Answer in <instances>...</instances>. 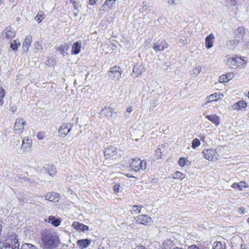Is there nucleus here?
<instances>
[{
	"label": "nucleus",
	"instance_id": "35",
	"mask_svg": "<svg viewBox=\"0 0 249 249\" xmlns=\"http://www.w3.org/2000/svg\"><path fill=\"white\" fill-rule=\"evenodd\" d=\"M34 45L36 52H41L43 51V47L40 42L36 41L34 43Z\"/></svg>",
	"mask_w": 249,
	"mask_h": 249
},
{
	"label": "nucleus",
	"instance_id": "59",
	"mask_svg": "<svg viewBox=\"0 0 249 249\" xmlns=\"http://www.w3.org/2000/svg\"><path fill=\"white\" fill-rule=\"evenodd\" d=\"M247 221L248 223H249V217L247 219Z\"/></svg>",
	"mask_w": 249,
	"mask_h": 249
},
{
	"label": "nucleus",
	"instance_id": "61",
	"mask_svg": "<svg viewBox=\"0 0 249 249\" xmlns=\"http://www.w3.org/2000/svg\"><path fill=\"white\" fill-rule=\"evenodd\" d=\"M226 248H224V249H225Z\"/></svg>",
	"mask_w": 249,
	"mask_h": 249
},
{
	"label": "nucleus",
	"instance_id": "39",
	"mask_svg": "<svg viewBox=\"0 0 249 249\" xmlns=\"http://www.w3.org/2000/svg\"><path fill=\"white\" fill-rule=\"evenodd\" d=\"M21 249H38L35 246L29 244L25 243L22 245Z\"/></svg>",
	"mask_w": 249,
	"mask_h": 249
},
{
	"label": "nucleus",
	"instance_id": "44",
	"mask_svg": "<svg viewBox=\"0 0 249 249\" xmlns=\"http://www.w3.org/2000/svg\"><path fill=\"white\" fill-rule=\"evenodd\" d=\"M228 81L227 80V78H226L225 75H222L219 77V82L220 83H222L224 82H227Z\"/></svg>",
	"mask_w": 249,
	"mask_h": 249
},
{
	"label": "nucleus",
	"instance_id": "24",
	"mask_svg": "<svg viewBox=\"0 0 249 249\" xmlns=\"http://www.w3.org/2000/svg\"><path fill=\"white\" fill-rule=\"evenodd\" d=\"M224 97L222 94H219L218 93H214L211 94L207 97V103L212 102L213 101H216L219 99H221Z\"/></svg>",
	"mask_w": 249,
	"mask_h": 249
},
{
	"label": "nucleus",
	"instance_id": "5",
	"mask_svg": "<svg viewBox=\"0 0 249 249\" xmlns=\"http://www.w3.org/2000/svg\"><path fill=\"white\" fill-rule=\"evenodd\" d=\"M204 158L209 161L216 160L219 158V154L215 149L213 148L204 149L202 151Z\"/></svg>",
	"mask_w": 249,
	"mask_h": 249
},
{
	"label": "nucleus",
	"instance_id": "15",
	"mask_svg": "<svg viewBox=\"0 0 249 249\" xmlns=\"http://www.w3.org/2000/svg\"><path fill=\"white\" fill-rule=\"evenodd\" d=\"M116 0H106L102 6V10L104 12H108L114 7V4Z\"/></svg>",
	"mask_w": 249,
	"mask_h": 249
},
{
	"label": "nucleus",
	"instance_id": "48",
	"mask_svg": "<svg viewBox=\"0 0 249 249\" xmlns=\"http://www.w3.org/2000/svg\"><path fill=\"white\" fill-rule=\"evenodd\" d=\"M37 137L38 139L42 140L45 137V133L42 132H39L37 134Z\"/></svg>",
	"mask_w": 249,
	"mask_h": 249
},
{
	"label": "nucleus",
	"instance_id": "43",
	"mask_svg": "<svg viewBox=\"0 0 249 249\" xmlns=\"http://www.w3.org/2000/svg\"><path fill=\"white\" fill-rule=\"evenodd\" d=\"M187 249H206L203 246H197L196 245H192L189 246Z\"/></svg>",
	"mask_w": 249,
	"mask_h": 249
},
{
	"label": "nucleus",
	"instance_id": "32",
	"mask_svg": "<svg viewBox=\"0 0 249 249\" xmlns=\"http://www.w3.org/2000/svg\"><path fill=\"white\" fill-rule=\"evenodd\" d=\"M20 45V43L18 40L16 39L11 42L10 47L14 51L17 50L18 46Z\"/></svg>",
	"mask_w": 249,
	"mask_h": 249
},
{
	"label": "nucleus",
	"instance_id": "51",
	"mask_svg": "<svg viewBox=\"0 0 249 249\" xmlns=\"http://www.w3.org/2000/svg\"><path fill=\"white\" fill-rule=\"evenodd\" d=\"M97 0H89V4L91 5H94L96 4Z\"/></svg>",
	"mask_w": 249,
	"mask_h": 249
},
{
	"label": "nucleus",
	"instance_id": "29",
	"mask_svg": "<svg viewBox=\"0 0 249 249\" xmlns=\"http://www.w3.org/2000/svg\"><path fill=\"white\" fill-rule=\"evenodd\" d=\"M48 222L55 227L58 226L61 223L60 219H56L54 216L51 215L49 217Z\"/></svg>",
	"mask_w": 249,
	"mask_h": 249
},
{
	"label": "nucleus",
	"instance_id": "52",
	"mask_svg": "<svg viewBox=\"0 0 249 249\" xmlns=\"http://www.w3.org/2000/svg\"><path fill=\"white\" fill-rule=\"evenodd\" d=\"M126 112L129 113H131V112L132 111V108L131 107H127L126 108Z\"/></svg>",
	"mask_w": 249,
	"mask_h": 249
},
{
	"label": "nucleus",
	"instance_id": "56",
	"mask_svg": "<svg viewBox=\"0 0 249 249\" xmlns=\"http://www.w3.org/2000/svg\"><path fill=\"white\" fill-rule=\"evenodd\" d=\"M11 109L12 112H14L16 110L15 108L14 107H12L11 108Z\"/></svg>",
	"mask_w": 249,
	"mask_h": 249
},
{
	"label": "nucleus",
	"instance_id": "27",
	"mask_svg": "<svg viewBox=\"0 0 249 249\" xmlns=\"http://www.w3.org/2000/svg\"><path fill=\"white\" fill-rule=\"evenodd\" d=\"M45 168L48 174L52 177L54 176L56 173V168L53 165L47 164L45 166Z\"/></svg>",
	"mask_w": 249,
	"mask_h": 249
},
{
	"label": "nucleus",
	"instance_id": "25",
	"mask_svg": "<svg viewBox=\"0 0 249 249\" xmlns=\"http://www.w3.org/2000/svg\"><path fill=\"white\" fill-rule=\"evenodd\" d=\"M69 47L67 43L61 44L56 48V51H59L63 56H66L68 54L67 51L68 50Z\"/></svg>",
	"mask_w": 249,
	"mask_h": 249
},
{
	"label": "nucleus",
	"instance_id": "45",
	"mask_svg": "<svg viewBox=\"0 0 249 249\" xmlns=\"http://www.w3.org/2000/svg\"><path fill=\"white\" fill-rule=\"evenodd\" d=\"M121 186L119 184H115L113 186V191L115 193L117 194L119 192Z\"/></svg>",
	"mask_w": 249,
	"mask_h": 249
},
{
	"label": "nucleus",
	"instance_id": "40",
	"mask_svg": "<svg viewBox=\"0 0 249 249\" xmlns=\"http://www.w3.org/2000/svg\"><path fill=\"white\" fill-rule=\"evenodd\" d=\"M200 144V142L199 140L197 138H196L194 139L192 141V147L193 148H196L197 147L199 146Z\"/></svg>",
	"mask_w": 249,
	"mask_h": 249
},
{
	"label": "nucleus",
	"instance_id": "31",
	"mask_svg": "<svg viewBox=\"0 0 249 249\" xmlns=\"http://www.w3.org/2000/svg\"><path fill=\"white\" fill-rule=\"evenodd\" d=\"M45 16L42 12L38 13L35 18V19L38 23H40L42 20L45 18Z\"/></svg>",
	"mask_w": 249,
	"mask_h": 249
},
{
	"label": "nucleus",
	"instance_id": "30",
	"mask_svg": "<svg viewBox=\"0 0 249 249\" xmlns=\"http://www.w3.org/2000/svg\"><path fill=\"white\" fill-rule=\"evenodd\" d=\"M202 67L201 66H196L192 71V74L195 77L198 76L201 71Z\"/></svg>",
	"mask_w": 249,
	"mask_h": 249
},
{
	"label": "nucleus",
	"instance_id": "20",
	"mask_svg": "<svg viewBox=\"0 0 249 249\" xmlns=\"http://www.w3.org/2000/svg\"><path fill=\"white\" fill-rule=\"evenodd\" d=\"M32 42V36L31 35H28L25 37L22 44V49L24 52L27 53L28 51Z\"/></svg>",
	"mask_w": 249,
	"mask_h": 249
},
{
	"label": "nucleus",
	"instance_id": "9",
	"mask_svg": "<svg viewBox=\"0 0 249 249\" xmlns=\"http://www.w3.org/2000/svg\"><path fill=\"white\" fill-rule=\"evenodd\" d=\"M32 140L28 137H24L22 140L20 149L24 152H28L30 150L32 146Z\"/></svg>",
	"mask_w": 249,
	"mask_h": 249
},
{
	"label": "nucleus",
	"instance_id": "58",
	"mask_svg": "<svg viewBox=\"0 0 249 249\" xmlns=\"http://www.w3.org/2000/svg\"><path fill=\"white\" fill-rule=\"evenodd\" d=\"M172 249H182L180 248H178V247H175V248H173Z\"/></svg>",
	"mask_w": 249,
	"mask_h": 249
},
{
	"label": "nucleus",
	"instance_id": "50",
	"mask_svg": "<svg viewBox=\"0 0 249 249\" xmlns=\"http://www.w3.org/2000/svg\"><path fill=\"white\" fill-rule=\"evenodd\" d=\"M230 4L232 6H236L237 5V1L236 0H228Z\"/></svg>",
	"mask_w": 249,
	"mask_h": 249
},
{
	"label": "nucleus",
	"instance_id": "21",
	"mask_svg": "<svg viewBox=\"0 0 249 249\" xmlns=\"http://www.w3.org/2000/svg\"><path fill=\"white\" fill-rule=\"evenodd\" d=\"M205 118L215 124V126H218L220 124V118L216 114L206 115Z\"/></svg>",
	"mask_w": 249,
	"mask_h": 249
},
{
	"label": "nucleus",
	"instance_id": "13",
	"mask_svg": "<svg viewBox=\"0 0 249 249\" xmlns=\"http://www.w3.org/2000/svg\"><path fill=\"white\" fill-rule=\"evenodd\" d=\"M136 222L140 224L147 225L151 222L152 219L146 214H141L135 218Z\"/></svg>",
	"mask_w": 249,
	"mask_h": 249
},
{
	"label": "nucleus",
	"instance_id": "53",
	"mask_svg": "<svg viewBox=\"0 0 249 249\" xmlns=\"http://www.w3.org/2000/svg\"><path fill=\"white\" fill-rule=\"evenodd\" d=\"M238 183H234L231 185V186L232 188H233L234 189H236V188H238Z\"/></svg>",
	"mask_w": 249,
	"mask_h": 249
},
{
	"label": "nucleus",
	"instance_id": "54",
	"mask_svg": "<svg viewBox=\"0 0 249 249\" xmlns=\"http://www.w3.org/2000/svg\"><path fill=\"white\" fill-rule=\"evenodd\" d=\"M134 249H146L142 246H139L136 247Z\"/></svg>",
	"mask_w": 249,
	"mask_h": 249
},
{
	"label": "nucleus",
	"instance_id": "16",
	"mask_svg": "<svg viewBox=\"0 0 249 249\" xmlns=\"http://www.w3.org/2000/svg\"><path fill=\"white\" fill-rule=\"evenodd\" d=\"M82 47V42L81 41H77L74 42L71 47V54L72 55H76L81 52Z\"/></svg>",
	"mask_w": 249,
	"mask_h": 249
},
{
	"label": "nucleus",
	"instance_id": "7",
	"mask_svg": "<svg viewBox=\"0 0 249 249\" xmlns=\"http://www.w3.org/2000/svg\"><path fill=\"white\" fill-rule=\"evenodd\" d=\"M72 126L70 123H63L58 131L59 136L63 138L65 137L71 131Z\"/></svg>",
	"mask_w": 249,
	"mask_h": 249
},
{
	"label": "nucleus",
	"instance_id": "26",
	"mask_svg": "<svg viewBox=\"0 0 249 249\" xmlns=\"http://www.w3.org/2000/svg\"><path fill=\"white\" fill-rule=\"evenodd\" d=\"M175 246L174 241L170 239H166L162 244V249H172Z\"/></svg>",
	"mask_w": 249,
	"mask_h": 249
},
{
	"label": "nucleus",
	"instance_id": "22",
	"mask_svg": "<svg viewBox=\"0 0 249 249\" xmlns=\"http://www.w3.org/2000/svg\"><path fill=\"white\" fill-rule=\"evenodd\" d=\"M77 245L80 249L88 248L91 243V240L89 239H80L77 241Z\"/></svg>",
	"mask_w": 249,
	"mask_h": 249
},
{
	"label": "nucleus",
	"instance_id": "14",
	"mask_svg": "<svg viewBox=\"0 0 249 249\" xmlns=\"http://www.w3.org/2000/svg\"><path fill=\"white\" fill-rule=\"evenodd\" d=\"M144 71V68L141 63H137L133 68V72L137 77L141 75Z\"/></svg>",
	"mask_w": 249,
	"mask_h": 249
},
{
	"label": "nucleus",
	"instance_id": "1",
	"mask_svg": "<svg viewBox=\"0 0 249 249\" xmlns=\"http://www.w3.org/2000/svg\"><path fill=\"white\" fill-rule=\"evenodd\" d=\"M41 236L43 249H53L61 244L59 235L54 230H44L42 231Z\"/></svg>",
	"mask_w": 249,
	"mask_h": 249
},
{
	"label": "nucleus",
	"instance_id": "57",
	"mask_svg": "<svg viewBox=\"0 0 249 249\" xmlns=\"http://www.w3.org/2000/svg\"><path fill=\"white\" fill-rule=\"evenodd\" d=\"M4 3L3 0H0V5Z\"/></svg>",
	"mask_w": 249,
	"mask_h": 249
},
{
	"label": "nucleus",
	"instance_id": "41",
	"mask_svg": "<svg viewBox=\"0 0 249 249\" xmlns=\"http://www.w3.org/2000/svg\"><path fill=\"white\" fill-rule=\"evenodd\" d=\"M238 189L242 191L243 190V188H248L249 187V186L246 184V182L244 181H242L238 183Z\"/></svg>",
	"mask_w": 249,
	"mask_h": 249
},
{
	"label": "nucleus",
	"instance_id": "18",
	"mask_svg": "<svg viewBox=\"0 0 249 249\" xmlns=\"http://www.w3.org/2000/svg\"><path fill=\"white\" fill-rule=\"evenodd\" d=\"M45 199L53 202H57L59 199V195L55 192H50L45 195Z\"/></svg>",
	"mask_w": 249,
	"mask_h": 249
},
{
	"label": "nucleus",
	"instance_id": "8",
	"mask_svg": "<svg viewBox=\"0 0 249 249\" xmlns=\"http://www.w3.org/2000/svg\"><path fill=\"white\" fill-rule=\"evenodd\" d=\"M118 150L113 146H108L106 148L104 151V156L106 159H110L117 155Z\"/></svg>",
	"mask_w": 249,
	"mask_h": 249
},
{
	"label": "nucleus",
	"instance_id": "42",
	"mask_svg": "<svg viewBox=\"0 0 249 249\" xmlns=\"http://www.w3.org/2000/svg\"><path fill=\"white\" fill-rule=\"evenodd\" d=\"M5 95V91L2 88L0 89V105H2L3 104L2 98Z\"/></svg>",
	"mask_w": 249,
	"mask_h": 249
},
{
	"label": "nucleus",
	"instance_id": "6",
	"mask_svg": "<svg viewBox=\"0 0 249 249\" xmlns=\"http://www.w3.org/2000/svg\"><path fill=\"white\" fill-rule=\"evenodd\" d=\"M25 121L22 118H18L16 120L14 126V132L16 134H20L24 131Z\"/></svg>",
	"mask_w": 249,
	"mask_h": 249
},
{
	"label": "nucleus",
	"instance_id": "38",
	"mask_svg": "<svg viewBox=\"0 0 249 249\" xmlns=\"http://www.w3.org/2000/svg\"><path fill=\"white\" fill-rule=\"evenodd\" d=\"M131 213L132 214H138L141 213V207L137 205H133L131 210Z\"/></svg>",
	"mask_w": 249,
	"mask_h": 249
},
{
	"label": "nucleus",
	"instance_id": "23",
	"mask_svg": "<svg viewBox=\"0 0 249 249\" xmlns=\"http://www.w3.org/2000/svg\"><path fill=\"white\" fill-rule=\"evenodd\" d=\"M247 103L244 100H241L231 106L232 110L238 111L246 107Z\"/></svg>",
	"mask_w": 249,
	"mask_h": 249
},
{
	"label": "nucleus",
	"instance_id": "11",
	"mask_svg": "<svg viewBox=\"0 0 249 249\" xmlns=\"http://www.w3.org/2000/svg\"><path fill=\"white\" fill-rule=\"evenodd\" d=\"M15 36L16 33L15 31L11 27L6 28L1 34V37L3 39H11L14 38Z\"/></svg>",
	"mask_w": 249,
	"mask_h": 249
},
{
	"label": "nucleus",
	"instance_id": "17",
	"mask_svg": "<svg viewBox=\"0 0 249 249\" xmlns=\"http://www.w3.org/2000/svg\"><path fill=\"white\" fill-rule=\"evenodd\" d=\"M72 227L76 230L80 231H86L89 230V228L82 223L75 221L73 223Z\"/></svg>",
	"mask_w": 249,
	"mask_h": 249
},
{
	"label": "nucleus",
	"instance_id": "46",
	"mask_svg": "<svg viewBox=\"0 0 249 249\" xmlns=\"http://www.w3.org/2000/svg\"><path fill=\"white\" fill-rule=\"evenodd\" d=\"M155 152L157 154V156H158L157 159H161V149L159 148H157Z\"/></svg>",
	"mask_w": 249,
	"mask_h": 249
},
{
	"label": "nucleus",
	"instance_id": "4",
	"mask_svg": "<svg viewBox=\"0 0 249 249\" xmlns=\"http://www.w3.org/2000/svg\"><path fill=\"white\" fill-rule=\"evenodd\" d=\"M132 170L137 172L141 170H144L146 167V162L144 160H141L140 159H133L130 164Z\"/></svg>",
	"mask_w": 249,
	"mask_h": 249
},
{
	"label": "nucleus",
	"instance_id": "55",
	"mask_svg": "<svg viewBox=\"0 0 249 249\" xmlns=\"http://www.w3.org/2000/svg\"><path fill=\"white\" fill-rule=\"evenodd\" d=\"M126 176H127V177H128V178H133V176L130 175V174H128L126 175Z\"/></svg>",
	"mask_w": 249,
	"mask_h": 249
},
{
	"label": "nucleus",
	"instance_id": "10",
	"mask_svg": "<svg viewBox=\"0 0 249 249\" xmlns=\"http://www.w3.org/2000/svg\"><path fill=\"white\" fill-rule=\"evenodd\" d=\"M121 71L120 67L114 66L111 68L108 72V76L111 79L116 78L119 80L121 77Z\"/></svg>",
	"mask_w": 249,
	"mask_h": 249
},
{
	"label": "nucleus",
	"instance_id": "3",
	"mask_svg": "<svg viewBox=\"0 0 249 249\" xmlns=\"http://www.w3.org/2000/svg\"><path fill=\"white\" fill-rule=\"evenodd\" d=\"M16 234L8 235L3 241L0 242V249H19V243Z\"/></svg>",
	"mask_w": 249,
	"mask_h": 249
},
{
	"label": "nucleus",
	"instance_id": "28",
	"mask_svg": "<svg viewBox=\"0 0 249 249\" xmlns=\"http://www.w3.org/2000/svg\"><path fill=\"white\" fill-rule=\"evenodd\" d=\"M101 113L107 118H111L113 114V109L110 107H105L102 110Z\"/></svg>",
	"mask_w": 249,
	"mask_h": 249
},
{
	"label": "nucleus",
	"instance_id": "49",
	"mask_svg": "<svg viewBox=\"0 0 249 249\" xmlns=\"http://www.w3.org/2000/svg\"><path fill=\"white\" fill-rule=\"evenodd\" d=\"M238 212L240 214H243L246 212L245 209L242 207L238 209Z\"/></svg>",
	"mask_w": 249,
	"mask_h": 249
},
{
	"label": "nucleus",
	"instance_id": "19",
	"mask_svg": "<svg viewBox=\"0 0 249 249\" xmlns=\"http://www.w3.org/2000/svg\"><path fill=\"white\" fill-rule=\"evenodd\" d=\"M214 38V36L213 34H210L206 37L205 47L207 49H209L213 46Z\"/></svg>",
	"mask_w": 249,
	"mask_h": 249
},
{
	"label": "nucleus",
	"instance_id": "33",
	"mask_svg": "<svg viewBox=\"0 0 249 249\" xmlns=\"http://www.w3.org/2000/svg\"><path fill=\"white\" fill-rule=\"evenodd\" d=\"M190 162L185 158H180L178 161V165L181 167H184L185 165L189 164Z\"/></svg>",
	"mask_w": 249,
	"mask_h": 249
},
{
	"label": "nucleus",
	"instance_id": "34",
	"mask_svg": "<svg viewBox=\"0 0 249 249\" xmlns=\"http://www.w3.org/2000/svg\"><path fill=\"white\" fill-rule=\"evenodd\" d=\"M226 248L225 244H223L221 242H215L213 243V249H221Z\"/></svg>",
	"mask_w": 249,
	"mask_h": 249
},
{
	"label": "nucleus",
	"instance_id": "36",
	"mask_svg": "<svg viewBox=\"0 0 249 249\" xmlns=\"http://www.w3.org/2000/svg\"><path fill=\"white\" fill-rule=\"evenodd\" d=\"M185 177V176L179 171L176 172L173 175V178L175 179H180V180H182Z\"/></svg>",
	"mask_w": 249,
	"mask_h": 249
},
{
	"label": "nucleus",
	"instance_id": "60",
	"mask_svg": "<svg viewBox=\"0 0 249 249\" xmlns=\"http://www.w3.org/2000/svg\"><path fill=\"white\" fill-rule=\"evenodd\" d=\"M248 97L249 98V92H248Z\"/></svg>",
	"mask_w": 249,
	"mask_h": 249
},
{
	"label": "nucleus",
	"instance_id": "12",
	"mask_svg": "<svg viewBox=\"0 0 249 249\" xmlns=\"http://www.w3.org/2000/svg\"><path fill=\"white\" fill-rule=\"evenodd\" d=\"M169 46L168 43L164 40L160 42H157L154 43L153 49L157 53L160 51H163L167 49Z\"/></svg>",
	"mask_w": 249,
	"mask_h": 249
},
{
	"label": "nucleus",
	"instance_id": "47",
	"mask_svg": "<svg viewBox=\"0 0 249 249\" xmlns=\"http://www.w3.org/2000/svg\"><path fill=\"white\" fill-rule=\"evenodd\" d=\"M226 78H227V80L229 81L230 80H231L234 76V74L232 72H229L225 74Z\"/></svg>",
	"mask_w": 249,
	"mask_h": 249
},
{
	"label": "nucleus",
	"instance_id": "2",
	"mask_svg": "<svg viewBox=\"0 0 249 249\" xmlns=\"http://www.w3.org/2000/svg\"><path fill=\"white\" fill-rule=\"evenodd\" d=\"M226 64L232 69H235L239 67H244L246 61L244 58L238 56L236 55H227L225 56Z\"/></svg>",
	"mask_w": 249,
	"mask_h": 249
},
{
	"label": "nucleus",
	"instance_id": "37",
	"mask_svg": "<svg viewBox=\"0 0 249 249\" xmlns=\"http://www.w3.org/2000/svg\"><path fill=\"white\" fill-rule=\"evenodd\" d=\"M245 33V29L242 27H239L236 31V35L239 37H241Z\"/></svg>",
	"mask_w": 249,
	"mask_h": 249
}]
</instances>
